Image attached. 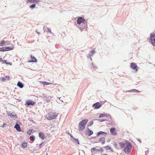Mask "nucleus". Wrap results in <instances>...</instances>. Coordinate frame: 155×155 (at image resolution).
Wrapping results in <instances>:
<instances>
[{
    "label": "nucleus",
    "instance_id": "obj_41",
    "mask_svg": "<svg viewBox=\"0 0 155 155\" xmlns=\"http://www.w3.org/2000/svg\"><path fill=\"white\" fill-rule=\"evenodd\" d=\"M99 152H100L101 153H102L103 151V150L102 147H100V149H99Z\"/></svg>",
    "mask_w": 155,
    "mask_h": 155
},
{
    "label": "nucleus",
    "instance_id": "obj_25",
    "mask_svg": "<svg viewBox=\"0 0 155 155\" xmlns=\"http://www.w3.org/2000/svg\"><path fill=\"white\" fill-rule=\"evenodd\" d=\"M35 139V137L34 135L31 136L29 138L30 140L31 141H34Z\"/></svg>",
    "mask_w": 155,
    "mask_h": 155
},
{
    "label": "nucleus",
    "instance_id": "obj_23",
    "mask_svg": "<svg viewBox=\"0 0 155 155\" xmlns=\"http://www.w3.org/2000/svg\"><path fill=\"white\" fill-rule=\"evenodd\" d=\"M127 92H133V93H137V92H140V91H138L137 90H136V89H133L131 90H129V91H127Z\"/></svg>",
    "mask_w": 155,
    "mask_h": 155
},
{
    "label": "nucleus",
    "instance_id": "obj_58",
    "mask_svg": "<svg viewBox=\"0 0 155 155\" xmlns=\"http://www.w3.org/2000/svg\"><path fill=\"white\" fill-rule=\"evenodd\" d=\"M90 60H91V61H92V59L91 58H90Z\"/></svg>",
    "mask_w": 155,
    "mask_h": 155
},
{
    "label": "nucleus",
    "instance_id": "obj_61",
    "mask_svg": "<svg viewBox=\"0 0 155 155\" xmlns=\"http://www.w3.org/2000/svg\"><path fill=\"white\" fill-rule=\"evenodd\" d=\"M30 120H30V121H31V118H30Z\"/></svg>",
    "mask_w": 155,
    "mask_h": 155
},
{
    "label": "nucleus",
    "instance_id": "obj_55",
    "mask_svg": "<svg viewBox=\"0 0 155 155\" xmlns=\"http://www.w3.org/2000/svg\"><path fill=\"white\" fill-rule=\"evenodd\" d=\"M105 116H106L108 118H109L108 116H107V115H105Z\"/></svg>",
    "mask_w": 155,
    "mask_h": 155
},
{
    "label": "nucleus",
    "instance_id": "obj_28",
    "mask_svg": "<svg viewBox=\"0 0 155 155\" xmlns=\"http://www.w3.org/2000/svg\"><path fill=\"white\" fill-rule=\"evenodd\" d=\"M42 83L43 84V85L44 86L48 85H50L51 84H51L50 83L47 82H45H45H42Z\"/></svg>",
    "mask_w": 155,
    "mask_h": 155
},
{
    "label": "nucleus",
    "instance_id": "obj_43",
    "mask_svg": "<svg viewBox=\"0 0 155 155\" xmlns=\"http://www.w3.org/2000/svg\"><path fill=\"white\" fill-rule=\"evenodd\" d=\"M0 51H4L3 47L0 48Z\"/></svg>",
    "mask_w": 155,
    "mask_h": 155
},
{
    "label": "nucleus",
    "instance_id": "obj_18",
    "mask_svg": "<svg viewBox=\"0 0 155 155\" xmlns=\"http://www.w3.org/2000/svg\"><path fill=\"white\" fill-rule=\"evenodd\" d=\"M14 128H15L16 130L20 132L21 131L20 125L17 123L16 124L14 127Z\"/></svg>",
    "mask_w": 155,
    "mask_h": 155
},
{
    "label": "nucleus",
    "instance_id": "obj_9",
    "mask_svg": "<svg viewBox=\"0 0 155 155\" xmlns=\"http://www.w3.org/2000/svg\"><path fill=\"white\" fill-rule=\"evenodd\" d=\"M87 22L85 21L84 23H82V24L80 27V29L81 30H83L84 29H86L87 28Z\"/></svg>",
    "mask_w": 155,
    "mask_h": 155
},
{
    "label": "nucleus",
    "instance_id": "obj_29",
    "mask_svg": "<svg viewBox=\"0 0 155 155\" xmlns=\"http://www.w3.org/2000/svg\"><path fill=\"white\" fill-rule=\"evenodd\" d=\"M33 131V129H30L27 132V134L30 135L31 134V132Z\"/></svg>",
    "mask_w": 155,
    "mask_h": 155
},
{
    "label": "nucleus",
    "instance_id": "obj_26",
    "mask_svg": "<svg viewBox=\"0 0 155 155\" xmlns=\"http://www.w3.org/2000/svg\"><path fill=\"white\" fill-rule=\"evenodd\" d=\"M104 148H105L106 150H110L111 152H113V150L110 148V147L109 146L107 145L104 147Z\"/></svg>",
    "mask_w": 155,
    "mask_h": 155
},
{
    "label": "nucleus",
    "instance_id": "obj_57",
    "mask_svg": "<svg viewBox=\"0 0 155 155\" xmlns=\"http://www.w3.org/2000/svg\"><path fill=\"white\" fill-rule=\"evenodd\" d=\"M108 155L107 154H103V155Z\"/></svg>",
    "mask_w": 155,
    "mask_h": 155
},
{
    "label": "nucleus",
    "instance_id": "obj_40",
    "mask_svg": "<svg viewBox=\"0 0 155 155\" xmlns=\"http://www.w3.org/2000/svg\"><path fill=\"white\" fill-rule=\"evenodd\" d=\"M113 145L114 146V147L116 148L117 146V144L116 142H114L113 143Z\"/></svg>",
    "mask_w": 155,
    "mask_h": 155
},
{
    "label": "nucleus",
    "instance_id": "obj_45",
    "mask_svg": "<svg viewBox=\"0 0 155 155\" xmlns=\"http://www.w3.org/2000/svg\"><path fill=\"white\" fill-rule=\"evenodd\" d=\"M91 52L92 54H93V53H94L95 52V51L94 50H92L91 51Z\"/></svg>",
    "mask_w": 155,
    "mask_h": 155
},
{
    "label": "nucleus",
    "instance_id": "obj_38",
    "mask_svg": "<svg viewBox=\"0 0 155 155\" xmlns=\"http://www.w3.org/2000/svg\"><path fill=\"white\" fill-rule=\"evenodd\" d=\"M35 2V0H27V2H28L32 3Z\"/></svg>",
    "mask_w": 155,
    "mask_h": 155
},
{
    "label": "nucleus",
    "instance_id": "obj_47",
    "mask_svg": "<svg viewBox=\"0 0 155 155\" xmlns=\"http://www.w3.org/2000/svg\"><path fill=\"white\" fill-rule=\"evenodd\" d=\"M70 136L71 137V138H73V139H74V138L73 136H72V135H71V134L70 135Z\"/></svg>",
    "mask_w": 155,
    "mask_h": 155
},
{
    "label": "nucleus",
    "instance_id": "obj_27",
    "mask_svg": "<svg viewBox=\"0 0 155 155\" xmlns=\"http://www.w3.org/2000/svg\"><path fill=\"white\" fill-rule=\"evenodd\" d=\"M119 144L120 145V147L121 148H123L125 147V144L123 142H120L119 143Z\"/></svg>",
    "mask_w": 155,
    "mask_h": 155
},
{
    "label": "nucleus",
    "instance_id": "obj_52",
    "mask_svg": "<svg viewBox=\"0 0 155 155\" xmlns=\"http://www.w3.org/2000/svg\"><path fill=\"white\" fill-rule=\"evenodd\" d=\"M35 0V2H39L40 1L39 0Z\"/></svg>",
    "mask_w": 155,
    "mask_h": 155
},
{
    "label": "nucleus",
    "instance_id": "obj_32",
    "mask_svg": "<svg viewBox=\"0 0 155 155\" xmlns=\"http://www.w3.org/2000/svg\"><path fill=\"white\" fill-rule=\"evenodd\" d=\"M36 6V5L35 4H33L29 6V7L31 8H34Z\"/></svg>",
    "mask_w": 155,
    "mask_h": 155
},
{
    "label": "nucleus",
    "instance_id": "obj_62",
    "mask_svg": "<svg viewBox=\"0 0 155 155\" xmlns=\"http://www.w3.org/2000/svg\"><path fill=\"white\" fill-rule=\"evenodd\" d=\"M30 120H30V121H31V118H30Z\"/></svg>",
    "mask_w": 155,
    "mask_h": 155
},
{
    "label": "nucleus",
    "instance_id": "obj_44",
    "mask_svg": "<svg viewBox=\"0 0 155 155\" xmlns=\"http://www.w3.org/2000/svg\"><path fill=\"white\" fill-rule=\"evenodd\" d=\"M48 30V32H50V33H52L50 29L49 28H47Z\"/></svg>",
    "mask_w": 155,
    "mask_h": 155
},
{
    "label": "nucleus",
    "instance_id": "obj_3",
    "mask_svg": "<svg viewBox=\"0 0 155 155\" xmlns=\"http://www.w3.org/2000/svg\"><path fill=\"white\" fill-rule=\"evenodd\" d=\"M150 41L153 46H155V33H151L150 34Z\"/></svg>",
    "mask_w": 155,
    "mask_h": 155
},
{
    "label": "nucleus",
    "instance_id": "obj_17",
    "mask_svg": "<svg viewBox=\"0 0 155 155\" xmlns=\"http://www.w3.org/2000/svg\"><path fill=\"white\" fill-rule=\"evenodd\" d=\"M101 141H102L101 144H104L105 143V138L104 137H101V138H100L99 139V140H98V141H97H97L95 142V143H98V142H100Z\"/></svg>",
    "mask_w": 155,
    "mask_h": 155
},
{
    "label": "nucleus",
    "instance_id": "obj_22",
    "mask_svg": "<svg viewBox=\"0 0 155 155\" xmlns=\"http://www.w3.org/2000/svg\"><path fill=\"white\" fill-rule=\"evenodd\" d=\"M39 137L42 139H44L45 138L44 134L41 132H40L39 134Z\"/></svg>",
    "mask_w": 155,
    "mask_h": 155
},
{
    "label": "nucleus",
    "instance_id": "obj_16",
    "mask_svg": "<svg viewBox=\"0 0 155 155\" xmlns=\"http://www.w3.org/2000/svg\"><path fill=\"white\" fill-rule=\"evenodd\" d=\"M7 114L11 117H15L16 118H17V115L15 112L11 113V112H8L7 113Z\"/></svg>",
    "mask_w": 155,
    "mask_h": 155
},
{
    "label": "nucleus",
    "instance_id": "obj_54",
    "mask_svg": "<svg viewBox=\"0 0 155 155\" xmlns=\"http://www.w3.org/2000/svg\"><path fill=\"white\" fill-rule=\"evenodd\" d=\"M89 56H88V57H90V56H91V55L90 54H89Z\"/></svg>",
    "mask_w": 155,
    "mask_h": 155
},
{
    "label": "nucleus",
    "instance_id": "obj_21",
    "mask_svg": "<svg viewBox=\"0 0 155 155\" xmlns=\"http://www.w3.org/2000/svg\"><path fill=\"white\" fill-rule=\"evenodd\" d=\"M107 133L105 132H104L102 131H100L98 132L97 133V136H100L101 135H106L107 134Z\"/></svg>",
    "mask_w": 155,
    "mask_h": 155
},
{
    "label": "nucleus",
    "instance_id": "obj_30",
    "mask_svg": "<svg viewBox=\"0 0 155 155\" xmlns=\"http://www.w3.org/2000/svg\"><path fill=\"white\" fill-rule=\"evenodd\" d=\"M3 62L4 63H5L7 64H9V65H12V63H11V62H8L6 60H4V61H3Z\"/></svg>",
    "mask_w": 155,
    "mask_h": 155
},
{
    "label": "nucleus",
    "instance_id": "obj_33",
    "mask_svg": "<svg viewBox=\"0 0 155 155\" xmlns=\"http://www.w3.org/2000/svg\"><path fill=\"white\" fill-rule=\"evenodd\" d=\"M105 116V114H104L102 113V114H100L99 115V117L101 118V117H104Z\"/></svg>",
    "mask_w": 155,
    "mask_h": 155
},
{
    "label": "nucleus",
    "instance_id": "obj_37",
    "mask_svg": "<svg viewBox=\"0 0 155 155\" xmlns=\"http://www.w3.org/2000/svg\"><path fill=\"white\" fill-rule=\"evenodd\" d=\"M92 66L93 67V68H94V70H95L97 68V67H96L93 64V63H92Z\"/></svg>",
    "mask_w": 155,
    "mask_h": 155
},
{
    "label": "nucleus",
    "instance_id": "obj_42",
    "mask_svg": "<svg viewBox=\"0 0 155 155\" xmlns=\"http://www.w3.org/2000/svg\"><path fill=\"white\" fill-rule=\"evenodd\" d=\"M6 124V123H4L3 124L2 126H1V127H5Z\"/></svg>",
    "mask_w": 155,
    "mask_h": 155
},
{
    "label": "nucleus",
    "instance_id": "obj_48",
    "mask_svg": "<svg viewBox=\"0 0 155 155\" xmlns=\"http://www.w3.org/2000/svg\"><path fill=\"white\" fill-rule=\"evenodd\" d=\"M148 150L145 151V155H147V154L148 153Z\"/></svg>",
    "mask_w": 155,
    "mask_h": 155
},
{
    "label": "nucleus",
    "instance_id": "obj_56",
    "mask_svg": "<svg viewBox=\"0 0 155 155\" xmlns=\"http://www.w3.org/2000/svg\"><path fill=\"white\" fill-rule=\"evenodd\" d=\"M37 32V33L38 34H39L40 33V32H38L37 31H36Z\"/></svg>",
    "mask_w": 155,
    "mask_h": 155
},
{
    "label": "nucleus",
    "instance_id": "obj_31",
    "mask_svg": "<svg viewBox=\"0 0 155 155\" xmlns=\"http://www.w3.org/2000/svg\"><path fill=\"white\" fill-rule=\"evenodd\" d=\"M44 101H45L46 102H48L50 101V100L48 98H47V97L45 96V97L44 98Z\"/></svg>",
    "mask_w": 155,
    "mask_h": 155
},
{
    "label": "nucleus",
    "instance_id": "obj_15",
    "mask_svg": "<svg viewBox=\"0 0 155 155\" xmlns=\"http://www.w3.org/2000/svg\"><path fill=\"white\" fill-rule=\"evenodd\" d=\"M10 76L7 75L5 76V77H2L1 78V80L3 82H5V81L6 79L7 78L8 80H10Z\"/></svg>",
    "mask_w": 155,
    "mask_h": 155
},
{
    "label": "nucleus",
    "instance_id": "obj_12",
    "mask_svg": "<svg viewBox=\"0 0 155 155\" xmlns=\"http://www.w3.org/2000/svg\"><path fill=\"white\" fill-rule=\"evenodd\" d=\"M30 57L31 58V60H30L29 61H28V62L35 63L37 62V60L36 58L34 56H33L32 55H31Z\"/></svg>",
    "mask_w": 155,
    "mask_h": 155
},
{
    "label": "nucleus",
    "instance_id": "obj_20",
    "mask_svg": "<svg viewBox=\"0 0 155 155\" xmlns=\"http://www.w3.org/2000/svg\"><path fill=\"white\" fill-rule=\"evenodd\" d=\"M17 85L20 88H23L24 86V84L20 81H18V82Z\"/></svg>",
    "mask_w": 155,
    "mask_h": 155
},
{
    "label": "nucleus",
    "instance_id": "obj_4",
    "mask_svg": "<svg viewBox=\"0 0 155 155\" xmlns=\"http://www.w3.org/2000/svg\"><path fill=\"white\" fill-rule=\"evenodd\" d=\"M57 116V115L55 113H54L53 114H47L46 115V117L48 120H51L55 118Z\"/></svg>",
    "mask_w": 155,
    "mask_h": 155
},
{
    "label": "nucleus",
    "instance_id": "obj_34",
    "mask_svg": "<svg viewBox=\"0 0 155 155\" xmlns=\"http://www.w3.org/2000/svg\"><path fill=\"white\" fill-rule=\"evenodd\" d=\"M5 41H4V40L2 41L0 43V46H3V45H4L5 44Z\"/></svg>",
    "mask_w": 155,
    "mask_h": 155
},
{
    "label": "nucleus",
    "instance_id": "obj_5",
    "mask_svg": "<svg viewBox=\"0 0 155 155\" xmlns=\"http://www.w3.org/2000/svg\"><path fill=\"white\" fill-rule=\"evenodd\" d=\"M102 106L101 103L100 102H97L92 105V107L94 109H99Z\"/></svg>",
    "mask_w": 155,
    "mask_h": 155
},
{
    "label": "nucleus",
    "instance_id": "obj_63",
    "mask_svg": "<svg viewBox=\"0 0 155 155\" xmlns=\"http://www.w3.org/2000/svg\"><path fill=\"white\" fill-rule=\"evenodd\" d=\"M30 120H30V121H31V118H30Z\"/></svg>",
    "mask_w": 155,
    "mask_h": 155
},
{
    "label": "nucleus",
    "instance_id": "obj_24",
    "mask_svg": "<svg viewBox=\"0 0 155 155\" xmlns=\"http://www.w3.org/2000/svg\"><path fill=\"white\" fill-rule=\"evenodd\" d=\"M72 141L75 143L79 144V141L78 139L74 138V139L72 140Z\"/></svg>",
    "mask_w": 155,
    "mask_h": 155
},
{
    "label": "nucleus",
    "instance_id": "obj_14",
    "mask_svg": "<svg viewBox=\"0 0 155 155\" xmlns=\"http://www.w3.org/2000/svg\"><path fill=\"white\" fill-rule=\"evenodd\" d=\"M14 47H3L4 51H9L13 49Z\"/></svg>",
    "mask_w": 155,
    "mask_h": 155
},
{
    "label": "nucleus",
    "instance_id": "obj_36",
    "mask_svg": "<svg viewBox=\"0 0 155 155\" xmlns=\"http://www.w3.org/2000/svg\"><path fill=\"white\" fill-rule=\"evenodd\" d=\"M45 143L44 142H42L39 145V148L41 149V148L42 146L44 145Z\"/></svg>",
    "mask_w": 155,
    "mask_h": 155
},
{
    "label": "nucleus",
    "instance_id": "obj_1",
    "mask_svg": "<svg viewBox=\"0 0 155 155\" xmlns=\"http://www.w3.org/2000/svg\"><path fill=\"white\" fill-rule=\"evenodd\" d=\"M87 119H85L80 121L78 126V130L82 131L84 130L85 128V125L88 122Z\"/></svg>",
    "mask_w": 155,
    "mask_h": 155
},
{
    "label": "nucleus",
    "instance_id": "obj_60",
    "mask_svg": "<svg viewBox=\"0 0 155 155\" xmlns=\"http://www.w3.org/2000/svg\"><path fill=\"white\" fill-rule=\"evenodd\" d=\"M109 117L110 118H111V117H110V115H109Z\"/></svg>",
    "mask_w": 155,
    "mask_h": 155
},
{
    "label": "nucleus",
    "instance_id": "obj_6",
    "mask_svg": "<svg viewBox=\"0 0 155 155\" xmlns=\"http://www.w3.org/2000/svg\"><path fill=\"white\" fill-rule=\"evenodd\" d=\"M35 104V102L33 101L32 100H28L26 101L25 105L28 106L30 105L33 106Z\"/></svg>",
    "mask_w": 155,
    "mask_h": 155
},
{
    "label": "nucleus",
    "instance_id": "obj_10",
    "mask_svg": "<svg viewBox=\"0 0 155 155\" xmlns=\"http://www.w3.org/2000/svg\"><path fill=\"white\" fill-rule=\"evenodd\" d=\"M91 151L92 155H94L95 153H97V152H99V149H97L95 147H94L92 148Z\"/></svg>",
    "mask_w": 155,
    "mask_h": 155
},
{
    "label": "nucleus",
    "instance_id": "obj_7",
    "mask_svg": "<svg viewBox=\"0 0 155 155\" xmlns=\"http://www.w3.org/2000/svg\"><path fill=\"white\" fill-rule=\"evenodd\" d=\"M130 67L133 70H134L136 71H138L139 68L136 64L134 63H132L130 64Z\"/></svg>",
    "mask_w": 155,
    "mask_h": 155
},
{
    "label": "nucleus",
    "instance_id": "obj_50",
    "mask_svg": "<svg viewBox=\"0 0 155 155\" xmlns=\"http://www.w3.org/2000/svg\"><path fill=\"white\" fill-rule=\"evenodd\" d=\"M113 123L112 122H110L109 124L110 125H113Z\"/></svg>",
    "mask_w": 155,
    "mask_h": 155
},
{
    "label": "nucleus",
    "instance_id": "obj_39",
    "mask_svg": "<svg viewBox=\"0 0 155 155\" xmlns=\"http://www.w3.org/2000/svg\"><path fill=\"white\" fill-rule=\"evenodd\" d=\"M98 120L100 122H102L104 121H107V120L106 119H98Z\"/></svg>",
    "mask_w": 155,
    "mask_h": 155
},
{
    "label": "nucleus",
    "instance_id": "obj_2",
    "mask_svg": "<svg viewBox=\"0 0 155 155\" xmlns=\"http://www.w3.org/2000/svg\"><path fill=\"white\" fill-rule=\"evenodd\" d=\"M132 146L130 142L127 141L126 143V147L124 150L126 153H128L131 151Z\"/></svg>",
    "mask_w": 155,
    "mask_h": 155
},
{
    "label": "nucleus",
    "instance_id": "obj_13",
    "mask_svg": "<svg viewBox=\"0 0 155 155\" xmlns=\"http://www.w3.org/2000/svg\"><path fill=\"white\" fill-rule=\"evenodd\" d=\"M86 134L89 136H91L93 134V131L90 130L89 128L86 130Z\"/></svg>",
    "mask_w": 155,
    "mask_h": 155
},
{
    "label": "nucleus",
    "instance_id": "obj_53",
    "mask_svg": "<svg viewBox=\"0 0 155 155\" xmlns=\"http://www.w3.org/2000/svg\"><path fill=\"white\" fill-rule=\"evenodd\" d=\"M96 137H91V139H94Z\"/></svg>",
    "mask_w": 155,
    "mask_h": 155
},
{
    "label": "nucleus",
    "instance_id": "obj_35",
    "mask_svg": "<svg viewBox=\"0 0 155 155\" xmlns=\"http://www.w3.org/2000/svg\"><path fill=\"white\" fill-rule=\"evenodd\" d=\"M93 123H94L92 121H91L88 124V126H91L93 125Z\"/></svg>",
    "mask_w": 155,
    "mask_h": 155
},
{
    "label": "nucleus",
    "instance_id": "obj_59",
    "mask_svg": "<svg viewBox=\"0 0 155 155\" xmlns=\"http://www.w3.org/2000/svg\"><path fill=\"white\" fill-rule=\"evenodd\" d=\"M107 142H109V140H107Z\"/></svg>",
    "mask_w": 155,
    "mask_h": 155
},
{
    "label": "nucleus",
    "instance_id": "obj_51",
    "mask_svg": "<svg viewBox=\"0 0 155 155\" xmlns=\"http://www.w3.org/2000/svg\"><path fill=\"white\" fill-rule=\"evenodd\" d=\"M137 140H138V141L139 142H140V143L141 142V140L140 139H137Z\"/></svg>",
    "mask_w": 155,
    "mask_h": 155
},
{
    "label": "nucleus",
    "instance_id": "obj_46",
    "mask_svg": "<svg viewBox=\"0 0 155 155\" xmlns=\"http://www.w3.org/2000/svg\"><path fill=\"white\" fill-rule=\"evenodd\" d=\"M3 61H4V60H2V59L1 58H0V62H1L2 61L3 62Z\"/></svg>",
    "mask_w": 155,
    "mask_h": 155
},
{
    "label": "nucleus",
    "instance_id": "obj_49",
    "mask_svg": "<svg viewBox=\"0 0 155 155\" xmlns=\"http://www.w3.org/2000/svg\"><path fill=\"white\" fill-rule=\"evenodd\" d=\"M66 133L68 135H70L71 134L69 132H68V131H67L66 132Z\"/></svg>",
    "mask_w": 155,
    "mask_h": 155
},
{
    "label": "nucleus",
    "instance_id": "obj_11",
    "mask_svg": "<svg viewBox=\"0 0 155 155\" xmlns=\"http://www.w3.org/2000/svg\"><path fill=\"white\" fill-rule=\"evenodd\" d=\"M116 128L114 127L111 128L110 129L111 134L113 135H116L117 134V133L115 132Z\"/></svg>",
    "mask_w": 155,
    "mask_h": 155
},
{
    "label": "nucleus",
    "instance_id": "obj_8",
    "mask_svg": "<svg viewBox=\"0 0 155 155\" xmlns=\"http://www.w3.org/2000/svg\"><path fill=\"white\" fill-rule=\"evenodd\" d=\"M85 21L84 18L82 17H79L77 20V23L79 25L81 23H83Z\"/></svg>",
    "mask_w": 155,
    "mask_h": 155
},
{
    "label": "nucleus",
    "instance_id": "obj_19",
    "mask_svg": "<svg viewBox=\"0 0 155 155\" xmlns=\"http://www.w3.org/2000/svg\"><path fill=\"white\" fill-rule=\"evenodd\" d=\"M27 145V143L26 142H22L20 145V146L21 147L25 148H26Z\"/></svg>",
    "mask_w": 155,
    "mask_h": 155
}]
</instances>
